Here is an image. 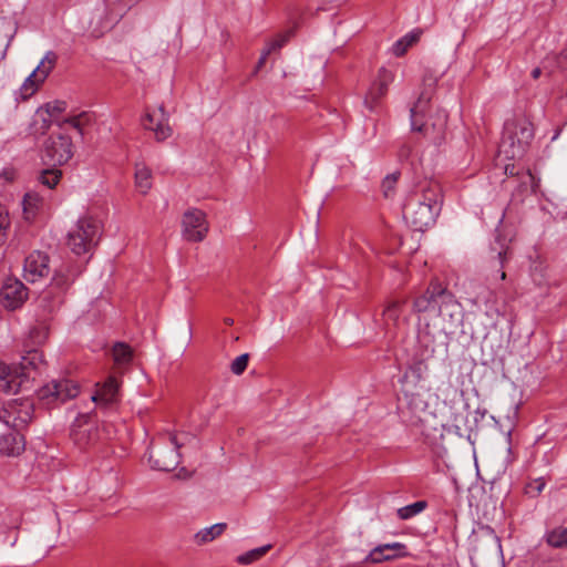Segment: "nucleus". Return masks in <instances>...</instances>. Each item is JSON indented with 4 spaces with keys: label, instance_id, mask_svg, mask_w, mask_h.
Wrapping results in <instances>:
<instances>
[{
    "label": "nucleus",
    "instance_id": "f257e3e1",
    "mask_svg": "<svg viewBox=\"0 0 567 567\" xmlns=\"http://www.w3.org/2000/svg\"><path fill=\"white\" fill-rule=\"evenodd\" d=\"M442 207V192L434 181H423L408 194L403 218L416 231H424L435 223Z\"/></svg>",
    "mask_w": 567,
    "mask_h": 567
},
{
    "label": "nucleus",
    "instance_id": "f03ea898",
    "mask_svg": "<svg viewBox=\"0 0 567 567\" xmlns=\"http://www.w3.org/2000/svg\"><path fill=\"white\" fill-rule=\"evenodd\" d=\"M81 269L71 264H62L54 269L50 285L37 299L35 317L45 318L48 321L64 302L65 295Z\"/></svg>",
    "mask_w": 567,
    "mask_h": 567
},
{
    "label": "nucleus",
    "instance_id": "7ed1b4c3",
    "mask_svg": "<svg viewBox=\"0 0 567 567\" xmlns=\"http://www.w3.org/2000/svg\"><path fill=\"white\" fill-rule=\"evenodd\" d=\"M431 93L425 89L410 109L411 130L423 134L434 143H440L444 137L449 116L445 110L437 109L434 114H431L425 120V112L429 109Z\"/></svg>",
    "mask_w": 567,
    "mask_h": 567
},
{
    "label": "nucleus",
    "instance_id": "20e7f679",
    "mask_svg": "<svg viewBox=\"0 0 567 567\" xmlns=\"http://www.w3.org/2000/svg\"><path fill=\"white\" fill-rule=\"evenodd\" d=\"M533 138L534 128L532 123L527 121H507L504 125L498 152L508 159L520 158Z\"/></svg>",
    "mask_w": 567,
    "mask_h": 567
},
{
    "label": "nucleus",
    "instance_id": "39448f33",
    "mask_svg": "<svg viewBox=\"0 0 567 567\" xmlns=\"http://www.w3.org/2000/svg\"><path fill=\"white\" fill-rule=\"evenodd\" d=\"M186 434L167 432L159 440L161 445H152L148 451V462L154 470L173 471L181 462L178 450L185 444Z\"/></svg>",
    "mask_w": 567,
    "mask_h": 567
},
{
    "label": "nucleus",
    "instance_id": "423d86ee",
    "mask_svg": "<svg viewBox=\"0 0 567 567\" xmlns=\"http://www.w3.org/2000/svg\"><path fill=\"white\" fill-rule=\"evenodd\" d=\"M101 236L100 221L93 217H82L68 234V246L75 255L90 252Z\"/></svg>",
    "mask_w": 567,
    "mask_h": 567
},
{
    "label": "nucleus",
    "instance_id": "0eeeda50",
    "mask_svg": "<svg viewBox=\"0 0 567 567\" xmlns=\"http://www.w3.org/2000/svg\"><path fill=\"white\" fill-rule=\"evenodd\" d=\"M79 393V384L66 378L51 380L37 391L39 401L47 406L62 404L76 398Z\"/></svg>",
    "mask_w": 567,
    "mask_h": 567
},
{
    "label": "nucleus",
    "instance_id": "6e6552de",
    "mask_svg": "<svg viewBox=\"0 0 567 567\" xmlns=\"http://www.w3.org/2000/svg\"><path fill=\"white\" fill-rule=\"evenodd\" d=\"M32 416L33 405L27 399L10 400L0 408V422L17 431L27 426Z\"/></svg>",
    "mask_w": 567,
    "mask_h": 567
},
{
    "label": "nucleus",
    "instance_id": "1a4fd4ad",
    "mask_svg": "<svg viewBox=\"0 0 567 567\" xmlns=\"http://www.w3.org/2000/svg\"><path fill=\"white\" fill-rule=\"evenodd\" d=\"M73 156V144L70 136L64 134L51 135L44 142L42 162L52 167L68 163Z\"/></svg>",
    "mask_w": 567,
    "mask_h": 567
},
{
    "label": "nucleus",
    "instance_id": "9d476101",
    "mask_svg": "<svg viewBox=\"0 0 567 567\" xmlns=\"http://www.w3.org/2000/svg\"><path fill=\"white\" fill-rule=\"evenodd\" d=\"M140 0H105L104 8L99 11V22L92 33L101 35L105 30L113 28Z\"/></svg>",
    "mask_w": 567,
    "mask_h": 567
},
{
    "label": "nucleus",
    "instance_id": "9b49d317",
    "mask_svg": "<svg viewBox=\"0 0 567 567\" xmlns=\"http://www.w3.org/2000/svg\"><path fill=\"white\" fill-rule=\"evenodd\" d=\"M71 437L81 450H89L102 443L105 439L104 430L90 419L79 420L72 427Z\"/></svg>",
    "mask_w": 567,
    "mask_h": 567
},
{
    "label": "nucleus",
    "instance_id": "f8f14e48",
    "mask_svg": "<svg viewBox=\"0 0 567 567\" xmlns=\"http://www.w3.org/2000/svg\"><path fill=\"white\" fill-rule=\"evenodd\" d=\"M56 61L58 55L55 52L48 51L44 54L39 65L29 74L20 86L19 93L22 100H27L38 90L39 85L44 82L54 68Z\"/></svg>",
    "mask_w": 567,
    "mask_h": 567
},
{
    "label": "nucleus",
    "instance_id": "ddd939ff",
    "mask_svg": "<svg viewBox=\"0 0 567 567\" xmlns=\"http://www.w3.org/2000/svg\"><path fill=\"white\" fill-rule=\"evenodd\" d=\"M439 316L442 318V331L445 334H454L463 322V310L460 302H457L450 291L449 295H443Z\"/></svg>",
    "mask_w": 567,
    "mask_h": 567
},
{
    "label": "nucleus",
    "instance_id": "4468645a",
    "mask_svg": "<svg viewBox=\"0 0 567 567\" xmlns=\"http://www.w3.org/2000/svg\"><path fill=\"white\" fill-rule=\"evenodd\" d=\"M28 288L17 278H7L0 289V302L8 310H16L27 301Z\"/></svg>",
    "mask_w": 567,
    "mask_h": 567
},
{
    "label": "nucleus",
    "instance_id": "2eb2a0df",
    "mask_svg": "<svg viewBox=\"0 0 567 567\" xmlns=\"http://www.w3.org/2000/svg\"><path fill=\"white\" fill-rule=\"evenodd\" d=\"M169 114L165 111L163 105H159L156 110L145 112L142 118V125L146 130H151L155 134V138L158 142L165 141L172 135V128L168 124Z\"/></svg>",
    "mask_w": 567,
    "mask_h": 567
},
{
    "label": "nucleus",
    "instance_id": "dca6fc26",
    "mask_svg": "<svg viewBox=\"0 0 567 567\" xmlns=\"http://www.w3.org/2000/svg\"><path fill=\"white\" fill-rule=\"evenodd\" d=\"M183 236L188 241H200L208 231V223L205 214L199 209H192L184 214Z\"/></svg>",
    "mask_w": 567,
    "mask_h": 567
},
{
    "label": "nucleus",
    "instance_id": "f3484780",
    "mask_svg": "<svg viewBox=\"0 0 567 567\" xmlns=\"http://www.w3.org/2000/svg\"><path fill=\"white\" fill-rule=\"evenodd\" d=\"M120 383L115 377H109L103 383L96 384L91 400L105 410H112L118 402Z\"/></svg>",
    "mask_w": 567,
    "mask_h": 567
},
{
    "label": "nucleus",
    "instance_id": "a211bd4d",
    "mask_svg": "<svg viewBox=\"0 0 567 567\" xmlns=\"http://www.w3.org/2000/svg\"><path fill=\"white\" fill-rule=\"evenodd\" d=\"M49 256L41 251L31 252L23 265V277L27 281L34 282L38 279L49 275Z\"/></svg>",
    "mask_w": 567,
    "mask_h": 567
},
{
    "label": "nucleus",
    "instance_id": "6ab92c4d",
    "mask_svg": "<svg viewBox=\"0 0 567 567\" xmlns=\"http://www.w3.org/2000/svg\"><path fill=\"white\" fill-rule=\"evenodd\" d=\"M43 363L42 353L34 347H30V349L25 350L24 354L21 355L19 367H10L13 374L18 375L19 380H21V385L29 380L32 371L39 369V367Z\"/></svg>",
    "mask_w": 567,
    "mask_h": 567
},
{
    "label": "nucleus",
    "instance_id": "aec40b11",
    "mask_svg": "<svg viewBox=\"0 0 567 567\" xmlns=\"http://www.w3.org/2000/svg\"><path fill=\"white\" fill-rule=\"evenodd\" d=\"M393 80V74L386 69L379 70L378 79L371 85L369 93L364 100V104L369 110H373L377 103L386 94L389 84Z\"/></svg>",
    "mask_w": 567,
    "mask_h": 567
},
{
    "label": "nucleus",
    "instance_id": "412c9836",
    "mask_svg": "<svg viewBox=\"0 0 567 567\" xmlns=\"http://www.w3.org/2000/svg\"><path fill=\"white\" fill-rule=\"evenodd\" d=\"M405 303V299H395L391 300L383 309L382 321L388 333L394 334L400 327ZM403 321H406V318H404Z\"/></svg>",
    "mask_w": 567,
    "mask_h": 567
},
{
    "label": "nucleus",
    "instance_id": "4be33fe9",
    "mask_svg": "<svg viewBox=\"0 0 567 567\" xmlns=\"http://www.w3.org/2000/svg\"><path fill=\"white\" fill-rule=\"evenodd\" d=\"M24 451V439L20 431H12L0 435V453L7 456H16Z\"/></svg>",
    "mask_w": 567,
    "mask_h": 567
},
{
    "label": "nucleus",
    "instance_id": "5701e85b",
    "mask_svg": "<svg viewBox=\"0 0 567 567\" xmlns=\"http://www.w3.org/2000/svg\"><path fill=\"white\" fill-rule=\"evenodd\" d=\"M49 332V321L45 318L41 319L35 317V324L29 331V343L25 347L37 348L39 346H42L47 341Z\"/></svg>",
    "mask_w": 567,
    "mask_h": 567
},
{
    "label": "nucleus",
    "instance_id": "b1692460",
    "mask_svg": "<svg viewBox=\"0 0 567 567\" xmlns=\"http://www.w3.org/2000/svg\"><path fill=\"white\" fill-rule=\"evenodd\" d=\"M21 389V380L13 374L10 365L0 362V392L17 393Z\"/></svg>",
    "mask_w": 567,
    "mask_h": 567
},
{
    "label": "nucleus",
    "instance_id": "393cba45",
    "mask_svg": "<svg viewBox=\"0 0 567 567\" xmlns=\"http://www.w3.org/2000/svg\"><path fill=\"white\" fill-rule=\"evenodd\" d=\"M491 250L496 254L497 260L499 264V279L504 280L506 278V272L502 269L504 268L505 262L511 258L512 252L508 244L506 243L505 237H502L499 234L495 236V240L491 245Z\"/></svg>",
    "mask_w": 567,
    "mask_h": 567
},
{
    "label": "nucleus",
    "instance_id": "a878e982",
    "mask_svg": "<svg viewBox=\"0 0 567 567\" xmlns=\"http://www.w3.org/2000/svg\"><path fill=\"white\" fill-rule=\"evenodd\" d=\"M135 186L141 194L152 188V171L144 163L135 164Z\"/></svg>",
    "mask_w": 567,
    "mask_h": 567
},
{
    "label": "nucleus",
    "instance_id": "bb28decb",
    "mask_svg": "<svg viewBox=\"0 0 567 567\" xmlns=\"http://www.w3.org/2000/svg\"><path fill=\"white\" fill-rule=\"evenodd\" d=\"M421 34V29H414L411 32L406 33L404 37L394 42V44L392 45V53L395 56L404 55L409 48H411L420 40Z\"/></svg>",
    "mask_w": 567,
    "mask_h": 567
},
{
    "label": "nucleus",
    "instance_id": "cd10ccee",
    "mask_svg": "<svg viewBox=\"0 0 567 567\" xmlns=\"http://www.w3.org/2000/svg\"><path fill=\"white\" fill-rule=\"evenodd\" d=\"M42 205V198L39 194L29 192L23 196L22 209L25 220H32Z\"/></svg>",
    "mask_w": 567,
    "mask_h": 567
},
{
    "label": "nucleus",
    "instance_id": "c85d7f7f",
    "mask_svg": "<svg viewBox=\"0 0 567 567\" xmlns=\"http://www.w3.org/2000/svg\"><path fill=\"white\" fill-rule=\"evenodd\" d=\"M113 360L118 367H126L133 359L132 348L124 342H116L112 349Z\"/></svg>",
    "mask_w": 567,
    "mask_h": 567
},
{
    "label": "nucleus",
    "instance_id": "c756f323",
    "mask_svg": "<svg viewBox=\"0 0 567 567\" xmlns=\"http://www.w3.org/2000/svg\"><path fill=\"white\" fill-rule=\"evenodd\" d=\"M450 291L442 286L439 281H431V295L433 298L430 299L429 311L427 312H437L440 311L441 301L443 300V295H449Z\"/></svg>",
    "mask_w": 567,
    "mask_h": 567
},
{
    "label": "nucleus",
    "instance_id": "7c9ffc66",
    "mask_svg": "<svg viewBox=\"0 0 567 567\" xmlns=\"http://www.w3.org/2000/svg\"><path fill=\"white\" fill-rule=\"evenodd\" d=\"M548 545L555 548H567V528L557 527L546 535Z\"/></svg>",
    "mask_w": 567,
    "mask_h": 567
},
{
    "label": "nucleus",
    "instance_id": "2f4dec72",
    "mask_svg": "<svg viewBox=\"0 0 567 567\" xmlns=\"http://www.w3.org/2000/svg\"><path fill=\"white\" fill-rule=\"evenodd\" d=\"M426 507V501H417L415 503L399 508L396 514L400 519L406 520L422 513Z\"/></svg>",
    "mask_w": 567,
    "mask_h": 567
},
{
    "label": "nucleus",
    "instance_id": "473e14b6",
    "mask_svg": "<svg viewBox=\"0 0 567 567\" xmlns=\"http://www.w3.org/2000/svg\"><path fill=\"white\" fill-rule=\"evenodd\" d=\"M61 178V172L53 168L43 169L39 176V181L42 185L47 186L49 189L55 187Z\"/></svg>",
    "mask_w": 567,
    "mask_h": 567
},
{
    "label": "nucleus",
    "instance_id": "72a5a7b5",
    "mask_svg": "<svg viewBox=\"0 0 567 567\" xmlns=\"http://www.w3.org/2000/svg\"><path fill=\"white\" fill-rule=\"evenodd\" d=\"M400 554H385V550L381 545L373 548L364 558L365 563L378 564L385 560H391L395 557H399Z\"/></svg>",
    "mask_w": 567,
    "mask_h": 567
},
{
    "label": "nucleus",
    "instance_id": "f704fd0d",
    "mask_svg": "<svg viewBox=\"0 0 567 567\" xmlns=\"http://www.w3.org/2000/svg\"><path fill=\"white\" fill-rule=\"evenodd\" d=\"M270 545L261 546L255 549H251L240 556L237 557V561L241 565H248L254 563L255 560L259 559L261 556H264L269 549Z\"/></svg>",
    "mask_w": 567,
    "mask_h": 567
},
{
    "label": "nucleus",
    "instance_id": "c9c22d12",
    "mask_svg": "<svg viewBox=\"0 0 567 567\" xmlns=\"http://www.w3.org/2000/svg\"><path fill=\"white\" fill-rule=\"evenodd\" d=\"M431 298H433V295H431V285H430L423 295H421L414 299L413 307H412L413 311L416 313L427 312Z\"/></svg>",
    "mask_w": 567,
    "mask_h": 567
},
{
    "label": "nucleus",
    "instance_id": "e433bc0d",
    "mask_svg": "<svg viewBox=\"0 0 567 567\" xmlns=\"http://www.w3.org/2000/svg\"><path fill=\"white\" fill-rule=\"evenodd\" d=\"M425 371V363L423 361H417L408 368L402 377V381L412 378L414 382H419L423 378Z\"/></svg>",
    "mask_w": 567,
    "mask_h": 567
},
{
    "label": "nucleus",
    "instance_id": "4c0bfd02",
    "mask_svg": "<svg viewBox=\"0 0 567 567\" xmlns=\"http://www.w3.org/2000/svg\"><path fill=\"white\" fill-rule=\"evenodd\" d=\"M546 486V482L544 477H537L532 481H529L525 487L524 492L529 497L534 498L540 495V493L544 491Z\"/></svg>",
    "mask_w": 567,
    "mask_h": 567
},
{
    "label": "nucleus",
    "instance_id": "58836bf2",
    "mask_svg": "<svg viewBox=\"0 0 567 567\" xmlns=\"http://www.w3.org/2000/svg\"><path fill=\"white\" fill-rule=\"evenodd\" d=\"M293 34L292 30L287 31L285 34L278 35L276 39L269 42L268 47L265 49L266 54H270L274 51L281 49Z\"/></svg>",
    "mask_w": 567,
    "mask_h": 567
},
{
    "label": "nucleus",
    "instance_id": "ea45409f",
    "mask_svg": "<svg viewBox=\"0 0 567 567\" xmlns=\"http://www.w3.org/2000/svg\"><path fill=\"white\" fill-rule=\"evenodd\" d=\"M249 361V354L243 353L239 357H237L230 364V370L234 374L240 375L244 373V371L247 369Z\"/></svg>",
    "mask_w": 567,
    "mask_h": 567
},
{
    "label": "nucleus",
    "instance_id": "a19ab883",
    "mask_svg": "<svg viewBox=\"0 0 567 567\" xmlns=\"http://www.w3.org/2000/svg\"><path fill=\"white\" fill-rule=\"evenodd\" d=\"M44 110L50 117H56L66 110V103L59 100L52 101L44 105Z\"/></svg>",
    "mask_w": 567,
    "mask_h": 567
},
{
    "label": "nucleus",
    "instance_id": "79ce46f5",
    "mask_svg": "<svg viewBox=\"0 0 567 567\" xmlns=\"http://www.w3.org/2000/svg\"><path fill=\"white\" fill-rule=\"evenodd\" d=\"M10 226V219L6 208L0 205V246L6 241L7 229Z\"/></svg>",
    "mask_w": 567,
    "mask_h": 567
},
{
    "label": "nucleus",
    "instance_id": "37998d69",
    "mask_svg": "<svg viewBox=\"0 0 567 567\" xmlns=\"http://www.w3.org/2000/svg\"><path fill=\"white\" fill-rule=\"evenodd\" d=\"M213 540V525L207 526L194 535V542L196 545L202 546Z\"/></svg>",
    "mask_w": 567,
    "mask_h": 567
},
{
    "label": "nucleus",
    "instance_id": "c03bdc74",
    "mask_svg": "<svg viewBox=\"0 0 567 567\" xmlns=\"http://www.w3.org/2000/svg\"><path fill=\"white\" fill-rule=\"evenodd\" d=\"M398 177H399V173H393V174H390L388 175L383 182H382V189H383V193H384V196L385 197H391L393 192H394V187H395V184L398 182Z\"/></svg>",
    "mask_w": 567,
    "mask_h": 567
},
{
    "label": "nucleus",
    "instance_id": "a18cd8bd",
    "mask_svg": "<svg viewBox=\"0 0 567 567\" xmlns=\"http://www.w3.org/2000/svg\"><path fill=\"white\" fill-rule=\"evenodd\" d=\"M90 121V116L86 113H81L78 116L68 117L63 121V123H68L71 126H73L75 130H78L81 134L82 126Z\"/></svg>",
    "mask_w": 567,
    "mask_h": 567
},
{
    "label": "nucleus",
    "instance_id": "49530a36",
    "mask_svg": "<svg viewBox=\"0 0 567 567\" xmlns=\"http://www.w3.org/2000/svg\"><path fill=\"white\" fill-rule=\"evenodd\" d=\"M381 546L385 551L394 550V554H400V556L404 555L403 551L405 549V546L401 543L383 544Z\"/></svg>",
    "mask_w": 567,
    "mask_h": 567
},
{
    "label": "nucleus",
    "instance_id": "de8ad7c7",
    "mask_svg": "<svg viewBox=\"0 0 567 567\" xmlns=\"http://www.w3.org/2000/svg\"><path fill=\"white\" fill-rule=\"evenodd\" d=\"M453 422V426L455 427L456 432L461 434L463 426H466V416H463L462 414H455Z\"/></svg>",
    "mask_w": 567,
    "mask_h": 567
},
{
    "label": "nucleus",
    "instance_id": "09e8293b",
    "mask_svg": "<svg viewBox=\"0 0 567 567\" xmlns=\"http://www.w3.org/2000/svg\"><path fill=\"white\" fill-rule=\"evenodd\" d=\"M505 174L509 175V176H514V175H517L518 172L516 171L515 165H506L505 166Z\"/></svg>",
    "mask_w": 567,
    "mask_h": 567
},
{
    "label": "nucleus",
    "instance_id": "8fccbe9b",
    "mask_svg": "<svg viewBox=\"0 0 567 567\" xmlns=\"http://www.w3.org/2000/svg\"><path fill=\"white\" fill-rule=\"evenodd\" d=\"M226 528V524L225 523H217L215 524V537L220 535Z\"/></svg>",
    "mask_w": 567,
    "mask_h": 567
},
{
    "label": "nucleus",
    "instance_id": "3c124183",
    "mask_svg": "<svg viewBox=\"0 0 567 567\" xmlns=\"http://www.w3.org/2000/svg\"><path fill=\"white\" fill-rule=\"evenodd\" d=\"M486 412H487V411H486V409L477 408V409L475 410V415H476V416H475V421L477 422V421H478V417H480V419H484V416L486 415Z\"/></svg>",
    "mask_w": 567,
    "mask_h": 567
},
{
    "label": "nucleus",
    "instance_id": "603ef678",
    "mask_svg": "<svg viewBox=\"0 0 567 567\" xmlns=\"http://www.w3.org/2000/svg\"><path fill=\"white\" fill-rule=\"evenodd\" d=\"M423 82H424V85H425V86L431 87V86H433V85L435 84L436 79H434V78H426V76H424V78H423Z\"/></svg>",
    "mask_w": 567,
    "mask_h": 567
},
{
    "label": "nucleus",
    "instance_id": "864d4df0",
    "mask_svg": "<svg viewBox=\"0 0 567 567\" xmlns=\"http://www.w3.org/2000/svg\"><path fill=\"white\" fill-rule=\"evenodd\" d=\"M532 78L534 80H537L539 79V76L542 75V69L540 68H535L532 73H530Z\"/></svg>",
    "mask_w": 567,
    "mask_h": 567
},
{
    "label": "nucleus",
    "instance_id": "5fc2aeb1",
    "mask_svg": "<svg viewBox=\"0 0 567 567\" xmlns=\"http://www.w3.org/2000/svg\"><path fill=\"white\" fill-rule=\"evenodd\" d=\"M268 55L269 54H266V50H264L261 55H260V58H259L257 68H260L266 62V59H267Z\"/></svg>",
    "mask_w": 567,
    "mask_h": 567
},
{
    "label": "nucleus",
    "instance_id": "6e6d98bb",
    "mask_svg": "<svg viewBox=\"0 0 567 567\" xmlns=\"http://www.w3.org/2000/svg\"><path fill=\"white\" fill-rule=\"evenodd\" d=\"M410 150L408 147H403L400 152V156L403 157V156H408Z\"/></svg>",
    "mask_w": 567,
    "mask_h": 567
},
{
    "label": "nucleus",
    "instance_id": "4d7b16f0",
    "mask_svg": "<svg viewBox=\"0 0 567 567\" xmlns=\"http://www.w3.org/2000/svg\"><path fill=\"white\" fill-rule=\"evenodd\" d=\"M560 55L567 62V50H564Z\"/></svg>",
    "mask_w": 567,
    "mask_h": 567
},
{
    "label": "nucleus",
    "instance_id": "13d9d810",
    "mask_svg": "<svg viewBox=\"0 0 567 567\" xmlns=\"http://www.w3.org/2000/svg\"><path fill=\"white\" fill-rule=\"evenodd\" d=\"M454 393L458 394L460 396L464 395V392L462 390L458 391L457 389H454Z\"/></svg>",
    "mask_w": 567,
    "mask_h": 567
},
{
    "label": "nucleus",
    "instance_id": "bf43d9fd",
    "mask_svg": "<svg viewBox=\"0 0 567 567\" xmlns=\"http://www.w3.org/2000/svg\"><path fill=\"white\" fill-rule=\"evenodd\" d=\"M226 323H227V324H231V323H233V319L227 318V319H226Z\"/></svg>",
    "mask_w": 567,
    "mask_h": 567
},
{
    "label": "nucleus",
    "instance_id": "052dcab7",
    "mask_svg": "<svg viewBox=\"0 0 567 567\" xmlns=\"http://www.w3.org/2000/svg\"><path fill=\"white\" fill-rule=\"evenodd\" d=\"M526 176H527L530 181L533 179V175H532L529 172L526 174Z\"/></svg>",
    "mask_w": 567,
    "mask_h": 567
}]
</instances>
